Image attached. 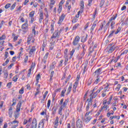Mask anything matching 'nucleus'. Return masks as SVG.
I'll list each match as a JSON object with an SVG mask.
<instances>
[{
  "label": "nucleus",
  "instance_id": "obj_61",
  "mask_svg": "<svg viewBox=\"0 0 128 128\" xmlns=\"http://www.w3.org/2000/svg\"><path fill=\"white\" fill-rule=\"evenodd\" d=\"M4 41L0 40V48H2V46H4Z\"/></svg>",
  "mask_w": 128,
  "mask_h": 128
},
{
  "label": "nucleus",
  "instance_id": "obj_13",
  "mask_svg": "<svg viewBox=\"0 0 128 128\" xmlns=\"http://www.w3.org/2000/svg\"><path fill=\"white\" fill-rule=\"evenodd\" d=\"M44 119L41 120L38 124V128H44Z\"/></svg>",
  "mask_w": 128,
  "mask_h": 128
},
{
  "label": "nucleus",
  "instance_id": "obj_3",
  "mask_svg": "<svg viewBox=\"0 0 128 128\" xmlns=\"http://www.w3.org/2000/svg\"><path fill=\"white\" fill-rule=\"evenodd\" d=\"M68 99L66 100L64 102V98L61 99L59 103L60 106V108H64L66 107V106L68 105Z\"/></svg>",
  "mask_w": 128,
  "mask_h": 128
},
{
  "label": "nucleus",
  "instance_id": "obj_29",
  "mask_svg": "<svg viewBox=\"0 0 128 128\" xmlns=\"http://www.w3.org/2000/svg\"><path fill=\"white\" fill-rule=\"evenodd\" d=\"M90 99H88L86 102L88 101V102H92V99L94 98V96H92V94H90Z\"/></svg>",
  "mask_w": 128,
  "mask_h": 128
},
{
  "label": "nucleus",
  "instance_id": "obj_12",
  "mask_svg": "<svg viewBox=\"0 0 128 128\" xmlns=\"http://www.w3.org/2000/svg\"><path fill=\"white\" fill-rule=\"evenodd\" d=\"M78 82L76 81L73 86V92L74 93L76 92V88H78Z\"/></svg>",
  "mask_w": 128,
  "mask_h": 128
},
{
  "label": "nucleus",
  "instance_id": "obj_25",
  "mask_svg": "<svg viewBox=\"0 0 128 128\" xmlns=\"http://www.w3.org/2000/svg\"><path fill=\"white\" fill-rule=\"evenodd\" d=\"M32 33H33L34 36H36V34H38V32H36V26H34L32 27Z\"/></svg>",
  "mask_w": 128,
  "mask_h": 128
},
{
  "label": "nucleus",
  "instance_id": "obj_1",
  "mask_svg": "<svg viewBox=\"0 0 128 128\" xmlns=\"http://www.w3.org/2000/svg\"><path fill=\"white\" fill-rule=\"evenodd\" d=\"M116 16H118V15L116 14L114 17H111L107 24L106 20H104L101 23L98 30H102V28H104V32H106L110 26V24L111 30H114V26H116V22L112 20H114L116 18Z\"/></svg>",
  "mask_w": 128,
  "mask_h": 128
},
{
  "label": "nucleus",
  "instance_id": "obj_56",
  "mask_svg": "<svg viewBox=\"0 0 128 128\" xmlns=\"http://www.w3.org/2000/svg\"><path fill=\"white\" fill-rule=\"evenodd\" d=\"M78 19L77 18H76V17L73 18L72 20V22L73 24H76V22H78Z\"/></svg>",
  "mask_w": 128,
  "mask_h": 128
},
{
  "label": "nucleus",
  "instance_id": "obj_48",
  "mask_svg": "<svg viewBox=\"0 0 128 128\" xmlns=\"http://www.w3.org/2000/svg\"><path fill=\"white\" fill-rule=\"evenodd\" d=\"M16 3H14L10 7V9L11 10H14V8H16Z\"/></svg>",
  "mask_w": 128,
  "mask_h": 128
},
{
  "label": "nucleus",
  "instance_id": "obj_33",
  "mask_svg": "<svg viewBox=\"0 0 128 128\" xmlns=\"http://www.w3.org/2000/svg\"><path fill=\"white\" fill-rule=\"evenodd\" d=\"M87 38H88V35H86V37L83 36L81 40L82 42H86Z\"/></svg>",
  "mask_w": 128,
  "mask_h": 128
},
{
  "label": "nucleus",
  "instance_id": "obj_57",
  "mask_svg": "<svg viewBox=\"0 0 128 128\" xmlns=\"http://www.w3.org/2000/svg\"><path fill=\"white\" fill-rule=\"evenodd\" d=\"M10 6H12V4H8L5 6V8L7 9L8 8H10Z\"/></svg>",
  "mask_w": 128,
  "mask_h": 128
},
{
  "label": "nucleus",
  "instance_id": "obj_11",
  "mask_svg": "<svg viewBox=\"0 0 128 128\" xmlns=\"http://www.w3.org/2000/svg\"><path fill=\"white\" fill-rule=\"evenodd\" d=\"M96 79L95 80L94 84H98V82H100V80H102V76H96Z\"/></svg>",
  "mask_w": 128,
  "mask_h": 128
},
{
  "label": "nucleus",
  "instance_id": "obj_60",
  "mask_svg": "<svg viewBox=\"0 0 128 128\" xmlns=\"http://www.w3.org/2000/svg\"><path fill=\"white\" fill-rule=\"evenodd\" d=\"M60 56H62V54H60V52L58 53L56 56V58H60Z\"/></svg>",
  "mask_w": 128,
  "mask_h": 128
},
{
  "label": "nucleus",
  "instance_id": "obj_2",
  "mask_svg": "<svg viewBox=\"0 0 128 128\" xmlns=\"http://www.w3.org/2000/svg\"><path fill=\"white\" fill-rule=\"evenodd\" d=\"M73 127L72 128H82L84 125L82 124V121L80 119H78L76 122V126H74V123H72Z\"/></svg>",
  "mask_w": 128,
  "mask_h": 128
},
{
  "label": "nucleus",
  "instance_id": "obj_53",
  "mask_svg": "<svg viewBox=\"0 0 128 128\" xmlns=\"http://www.w3.org/2000/svg\"><path fill=\"white\" fill-rule=\"evenodd\" d=\"M80 14H82V11L81 10H80L78 12V14H76L75 18H80Z\"/></svg>",
  "mask_w": 128,
  "mask_h": 128
},
{
  "label": "nucleus",
  "instance_id": "obj_4",
  "mask_svg": "<svg viewBox=\"0 0 128 128\" xmlns=\"http://www.w3.org/2000/svg\"><path fill=\"white\" fill-rule=\"evenodd\" d=\"M36 118H33L32 124L30 125H27L26 127L28 128L30 126V128H36Z\"/></svg>",
  "mask_w": 128,
  "mask_h": 128
},
{
  "label": "nucleus",
  "instance_id": "obj_6",
  "mask_svg": "<svg viewBox=\"0 0 128 128\" xmlns=\"http://www.w3.org/2000/svg\"><path fill=\"white\" fill-rule=\"evenodd\" d=\"M28 24L27 22L24 24L22 26V29L23 30L24 34H26L28 32Z\"/></svg>",
  "mask_w": 128,
  "mask_h": 128
},
{
  "label": "nucleus",
  "instance_id": "obj_21",
  "mask_svg": "<svg viewBox=\"0 0 128 128\" xmlns=\"http://www.w3.org/2000/svg\"><path fill=\"white\" fill-rule=\"evenodd\" d=\"M4 74V78H8V70L3 71Z\"/></svg>",
  "mask_w": 128,
  "mask_h": 128
},
{
  "label": "nucleus",
  "instance_id": "obj_19",
  "mask_svg": "<svg viewBox=\"0 0 128 128\" xmlns=\"http://www.w3.org/2000/svg\"><path fill=\"white\" fill-rule=\"evenodd\" d=\"M58 110V108L56 106H54L52 109V116H54L56 114V110Z\"/></svg>",
  "mask_w": 128,
  "mask_h": 128
},
{
  "label": "nucleus",
  "instance_id": "obj_59",
  "mask_svg": "<svg viewBox=\"0 0 128 128\" xmlns=\"http://www.w3.org/2000/svg\"><path fill=\"white\" fill-rule=\"evenodd\" d=\"M54 45L52 44H50V49L52 50H54Z\"/></svg>",
  "mask_w": 128,
  "mask_h": 128
},
{
  "label": "nucleus",
  "instance_id": "obj_47",
  "mask_svg": "<svg viewBox=\"0 0 128 128\" xmlns=\"http://www.w3.org/2000/svg\"><path fill=\"white\" fill-rule=\"evenodd\" d=\"M18 76H16L12 78L13 82H16L18 81Z\"/></svg>",
  "mask_w": 128,
  "mask_h": 128
},
{
  "label": "nucleus",
  "instance_id": "obj_63",
  "mask_svg": "<svg viewBox=\"0 0 128 128\" xmlns=\"http://www.w3.org/2000/svg\"><path fill=\"white\" fill-rule=\"evenodd\" d=\"M121 86L122 85H120V84H118L117 87L116 88V90H120V88Z\"/></svg>",
  "mask_w": 128,
  "mask_h": 128
},
{
  "label": "nucleus",
  "instance_id": "obj_10",
  "mask_svg": "<svg viewBox=\"0 0 128 128\" xmlns=\"http://www.w3.org/2000/svg\"><path fill=\"white\" fill-rule=\"evenodd\" d=\"M66 17L64 14H62L61 16L59 18V20L58 22V24H62V22L64 20V18Z\"/></svg>",
  "mask_w": 128,
  "mask_h": 128
},
{
  "label": "nucleus",
  "instance_id": "obj_5",
  "mask_svg": "<svg viewBox=\"0 0 128 128\" xmlns=\"http://www.w3.org/2000/svg\"><path fill=\"white\" fill-rule=\"evenodd\" d=\"M104 88L102 87H100L97 90L96 92H92V93L91 94H92V96L94 97V98H96V96H98V94L100 92L102 91V90H103Z\"/></svg>",
  "mask_w": 128,
  "mask_h": 128
},
{
  "label": "nucleus",
  "instance_id": "obj_52",
  "mask_svg": "<svg viewBox=\"0 0 128 128\" xmlns=\"http://www.w3.org/2000/svg\"><path fill=\"white\" fill-rule=\"evenodd\" d=\"M104 4V0H102L100 3V8H102V6Z\"/></svg>",
  "mask_w": 128,
  "mask_h": 128
},
{
  "label": "nucleus",
  "instance_id": "obj_46",
  "mask_svg": "<svg viewBox=\"0 0 128 128\" xmlns=\"http://www.w3.org/2000/svg\"><path fill=\"white\" fill-rule=\"evenodd\" d=\"M54 124H58V117H56V120H55L54 122Z\"/></svg>",
  "mask_w": 128,
  "mask_h": 128
},
{
  "label": "nucleus",
  "instance_id": "obj_43",
  "mask_svg": "<svg viewBox=\"0 0 128 128\" xmlns=\"http://www.w3.org/2000/svg\"><path fill=\"white\" fill-rule=\"evenodd\" d=\"M72 84H70V86H69V87H68V94H70V90H72Z\"/></svg>",
  "mask_w": 128,
  "mask_h": 128
},
{
  "label": "nucleus",
  "instance_id": "obj_9",
  "mask_svg": "<svg viewBox=\"0 0 128 128\" xmlns=\"http://www.w3.org/2000/svg\"><path fill=\"white\" fill-rule=\"evenodd\" d=\"M80 36H76L73 41L72 44L74 46H76V44H78V42H80Z\"/></svg>",
  "mask_w": 128,
  "mask_h": 128
},
{
  "label": "nucleus",
  "instance_id": "obj_30",
  "mask_svg": "<svg viewBox=\"0 0 128 128\" xmlns=\"http://www.w3.org/2000/svg\"><path fill=\"white\" fill-rule=\"evenodd\" d=\"M10 58H8L6 60L5 62L2 64L3 66H6V64H8V62H10Z\"/></svg>",
  "mask_w": 128,
  "mask_h": 128
},
{
  "label": "nucleus",
  "instance_id": "obj_17",
  "mask_svg": "<svg viewBox=\"0 0 128 128\" xmlns=\"http://www.w3.org/2000/svg\"><path fill=\"white\" fill-rule=\"evenodd\" d=\"M48 52H46L45 54V55L42 60V62H44V64H46V60L48 58Z\"/></svg>",
  "mask_w": 128,
  "mask_h": 128
},
{
  "label": "nucleus",
  "instance_id": "obj_27",
  "mask_svg": "<svg viewBox=\"0 0 128 128\" xmlns=\"http://www.w3.org/2000/svg\"><path fill=\"white\" fill-rule=\"evenodd\" d=\"M40 74H38L36 76V86L38 84V80H40Z\"/></svg>",
  "mask_w": 128,
  "mask_h": 128
},
{
  "label": "nucleus",
  "instance_id": "obj_50",
  "mask_svg": "<svg viewBox=\"0 0 128 128\" xmlns=\"http://www.w3.org/2000/svg\"><path fill=\"white\" fill-rule=\"evenodd\" d=\"M50 100H48V103H47L48 108H50Z\"/></svg>",
  "mask_w": 128,
  "mask_h": 128
},
{
  "label": "nucleus",
  "instance_id": "obj_51",
  "mask_svg": "<svg viewBox=\"0 0 128 128\" xmlns=\"http://www.w3.org/2000/svg\"><path fill=\"white\" fill-rule=\"evenodd\" d=\"M92 114V110H90L89 112H87L86 114H85V116H90V114Z\"/></svg>",
  "mask_w": 128,
  "mask_h": 128
},
{
  "label": "nucleus",
  "instance_id": "obj_31",
  "mask_svg": "<svg viewBox=\"0 0 128 128\" xmlns=\"http://www.w3.org/2000/svg\"><path fill=\"white\" fill-rule=\"evenodd\" d=\"M62 6L59 5L58 8V14H60V12H62Z\"/></svg>",
  "mask_w": 128,
  "mask_h": 128
},
{
  "label": "nucleus",
  "instance_id": "obj_7",
  "mask_svg": "<svg viewBox=\"0 0 128 128\" xmlns=\"http://www.w3.org/2000/svg\"><path fill=\"white\" fill-rule=\"evenodd\" d=\"M60 33H58V30H56L54 31V32L51 36V40L52 38H60Z\"/></svg>",
  "mask_w": 128,
  "mask_h": 128
},
{
  "label": "nucleus",
  "instance_id": "obj_8",
  "mask_svg": "<svg viewBox=\"0 0 128 128\" xmlns=\"http://www.w3.org/2000/svg\"><path fill=\"white\" fill-rule=\"evenodd\" d=\"M94 76H100V74H102V68L97 69L94 74Z\"/></svg>",
  "mask_w": 128,
  "mask_h": 128
},
{
  "label": "nucleus",
  "instance_id": "obj_16",
  "mask_svg": "<svg viewBox=\"0 0 128 128\" xmlns=\"http://www.w3.org/2000/svg\"><path fill=\"white\" fill-rule=\"evenodd\" d=\"M42 20H44V12H40V19H39V22L40 24H42Z\"/></svg>",
  "mask_w": 128,
  "mask_h": 128
},
{
  "label": "nucleus",
  "instance_id": "obj_38",
  "mask_svg": "<svg viewBox=\"0 0 128 128\" xmlns=\"http://www.w3.org/2000/svg\"><path fill=\"white\" fill-rule=\"evenodd\" d=\"M30 18H34V11L31 12L29 14Z\"/></svg>",
  "mask_w": 128,
  "mask_h": 128
},
{
  "label": "nucleus",
  "instance_id": "obj_28",
  "mask_svg": "<svg viewBox=\"0 0 128 128\" xmlns=\"http://www.w3.org/2000/svg\"><path fill=\"white\" fill-rule=\"evenodd\" d=\"M98 14V8H96L94 10V12L93 14V18H96V16Z\"/></svg>",
  "mask_w": 128,
  "mask_h": 128
},
{
  "label": "nucleus",
  "instance_id": "obj_54",
  "mask_svg": "<svg viewBox=\"0 0 128 128\" xmlns=\"http://www.w3.org/2000/svg\"><path fill=\"white\" fill-rule=\"evenodd\" d=\"M86 65H85L84 66V70H83V72H82V74H84L88 70L86 69Z\"/></svg>",
  "mask_w": 128,
  "mask_h": 128
},
{
  "label": "nucleus",
  "instance_id": "obj_42",
  "mask_svg": "<svg viewBox=\"0 0 128 128\" xmlns=\"http://www.w3.org/2000/svg\"><path fill=\"white\" fill-rule=\"evenodd\" d=\"M114 30H112L110 32V34L108 36V38H112L114 36Z\"/></svg>",
  "mask_w": 128,
  "mask_h": 128
},
{
  "label": "nucleus",
  "instance_id": "obj_39",
  "mask_svg": "<svg viewBox=\"0 0 128 128\" xmlns=\"http://www.w3.org/2000/svg\"><path fill=\"white\" fill-rule=\"evenodd\" d=\"M24 92V88L22 87L21 89L19 90V94H22Z\"/></svg>",
  "mask_w": 128,
  "mask_h": 128
},
{
  "label": "nucleus",
  "instance_id": "obj_22",
  "mask_svg": "<svg viewBox=\"0 0 128 128\" xmlns=\"http://www.w3.org/2000/svg\"><path fill=\"white\" fill-rule=\"evenodd\" d=\"M110 86V84L106 83V86L104 88V90L105 92L106 91L108 92V88H109Z\"/></svg>",
  "mask_w": 128,
  "mask_h": 128
},
{
  "label": "nucleus",
  "instance_id": "obj_45",
  "mask_svg": "<svg viewBox=\"0 0 128 128\" xmlns=\"http://www.w3.org/2000/svg\"><path fill=\"white\" fill-rule=\"evenodd\" d=\"M80 26V24H76L74 26H73V28H72V30H76V28H78V26Z\"/></svg>",
  "mask_w": 128,
  "mask_h": 128
},
{
  "label": "nucleus",
  "instance_id": "obj_24",
  "mask_svg": "<svg viewBox=\"0 0 128 128\" xmlns=\"http://www.w3.org/2000/svg\"><path fill=\"white\" fill-rule=\"evenodd\" d=\"M92 118L90 116H88L85 119V122H89L90 121V120H92Z\"/></svg>",
  "mask_w": 128,
  "mask_h": 128
},
{
  "label": "nucleus",
  "instance_id": "obj_34",
  "mask_svg": "<svg viewBox=\"0 0 128 128\" xmlns=\"http://www.w3.org/2000/svg\"><path fill=\"white\" fill-rule=\"evenodd\" d=\"M48 92L46 91L43 95V98L42 99V100H44L46 98V96H48Z\"/></svg>",
  "mask_w": 128,
  "mask_h": 128
},
{
  "label": "nucleus",
  "instance_id": "obj_44",
  "mask_svg": "<svg viewBox=\"0 0 128 128\" xmlns=\"http://www.w3.org/2000/svg\"><path fill=\"white\" fill-rule=\"evenodd\" d=\"M50 28V32H54V23H51Z\"/></svg>",
  "mask_w": 128,
  "mask_h": 128
},
{
  "label": "nucleus",
  "instance_id": "obj_40",
  "mask_svg": "<svg viewBox=\"0 0 128 128\" xmlns=\"http://www.w3.org/2000/svg\"><path fill=\"white\" fill-rule=\"evenodd\" d=\"M56 62H54L52 63V64L51 66H50V68H52V69L54 68H55V66H56Z\"/></svg>",
  "mask_w": 128,
  "mask_h": 128
},
{
  "label": "nucleus",
  "instance_id": "obj_14",
  "mask_svg": "<svg viewBox=\"0 0 128 128\" xmlns=\"http://www.w3.org/2000/svg\"><path fill=\"white\" fill-rule=\"evenodd\" d=\"M20 106H22V102H19L16 106V112H20Z\"/></svg>",
  "mask_w": 128,
  "mask_h": 128
},
{
  "label": "nucleus",
  "instance_id": "obj_41",
  "mask_svg": "<svg viewBox=\"0 0 128 128\" xmlns=\"http://www.w3.org/2000/svg\"><path fill=\"white\" fill-rule=\"evenodd\" d=\"M84 46H86V45L83 44L82 46V48H83V52L82 54V56H84V54H86V50L84 49Z\"/></svg>",
  "mask_w": 128,
  "mask_h": 128
},
{
  "label": "nucleus",
  "instance_id": "obj_32",
  "mask_svg": "<svg viewBox=\"0 0 128 128\" xmlns=\"http://www.w3.org/2000/svg\"><path fill=\"white\" fill-rule=\"evenodd\" d=\"M66 92V88H64V90L62 91L61 96H64Z\"/></svg>",
  "mask_w": 128,
  "mask_h": 128
},
{
  "label": "nucleus",
  "instance_id": "obj_62",
  "mask_svg": "<svg viewBox=\"0 0 128 128\" xmlns=\"http://www.w3.org/2000/svg\"><path fill=\"white\" fill-rule=\"evenodd\" d=\"M8 56V52H5V55H4V57H5L4 60H6V58H7Z\"/></svg>",
  "mask_w": 128,
  "mask_h": 128
},
{
  "label": "nucleus",
  "instance_id": "obj_35",
  "mask_svg": "<svg viewBox=\"0 0 128 128\" xmlns=\"http://www.w3.org/2000/svg\"><path fill=\"white\" fill-rule=\"evenodd\" d=\"M4 40H6V35L4 34L2 36L0 37V40L2 42H4Z\"/></svg>",
  "mask_w": 128,
  "mask_h": 128
},
{
  "label": "nucleus",
  "instance_id": "obj_37",
  "mask_svg": "<svg viewBox=\"0 0 128 128\" xmlns=\"http://www.w3.org/2000/svg\"><path fill=\"white\" fill-rule=\"evenodd\" d=\"M64 58H65V61H64V64L65 66L66 65V62H68V56H64Z\"/></svg>",
  "mask_w": 128,
  "mask_h": 128
},
{
  "label": "nucleus",
  "instance_id": "obj_55",
  "mask_svg": "<svg viewBox=\"0 0 128 128\" xmlns=\"http://www.w3.org/2000/svg\"><path fill=\"white\" fill-rule=\"evenodd\" d=\"M122 28H120V27H118V28L117 29V30L115 32V34H118L120 32Z\"/></svg>",
  "mask_w": 128,
  "mask_h": 128
},
{
  "label": "nucleus",
  "instance_id": "obj_23",
  "mask_svg": "<svg viewBox=\"0 0 128 128\" xmlns=\"http://www.w3.org/2000/svg\"><path fill=\"white\" fill-rule=\"evenodd\" d=\"M36 50V47L32 46V48L30 50V51L29 52L30 54H32Z\"/></svg>",
  "mask_w": 128,
  "mask_h": 128
},
{
  "label": "nucleus",
  "instance_id": "obj_64",
  "mask_svg": "<svg viewBox=\"0 0 128 128\" xmlns=\"http://www.w3.org/2000/svg\"><path fill=\"white\" fill-rule=\"evenodd\" d=\"M8 114L10 118H12V111H8Z\"/></svg>",
  "mask_w": 128,
  "mask_h": 128
},
{
  "label": "nucleus",
  "instance_id": "obj_58",
  "mask_svg": "<svg viewBox=\"0 0 128 128\" xmlns=\"http://www.w3.org/2000/svg\"><path fill=\"white\" fill-rule=\"evenodd\" d=\"M18 124V121L16 120V119L15 120H14V121L11 122V124Z\"/></svg>",
  "mask_w": 128,
  "mask_h": 128
},
{
  "label": "nucleus",
  "instance_id": "obj_20",
  "mask_svg": "<svg viewBox=\"0 0 128 128\" xmlns=\"http://www.w3.org/2000/svg\"><path fill=\"white\" fill-rule=\"evenodd\" d=\"M96 22H94L92 25V26L91 27V28L90 29V32H94V30L96 28Z\"/></svg>",
  "mask_w": 128,
  "mask_h": 128
},
{
  "label": "nucleus",
  "instance_id": "obj_36",
  "mask_svg": "<svg viewBox=\"0 0 128 128\" xmlns=\"http://www.w3.org/2000/svg\"><path fill=\"white\" fill-rule=\"evenodd\" d=\"M32 36L30 35V36H28V37L27 42H30V40H32Z\"/></svg>",
  "mask_w": 128,
  "mask_h": 128
},
{
  "label": "nucleus",
  "instance_id": "obj_15",
  "mask_svg": "<svg viewBox=\"0 0 128 128\" xmlns=\"http://www.w3.org/2000/svg\"><path fill=\"white\" fill-rule=\"evenodd\" d=\"M116 47L114 45L110 47L109 50H108V54H112L116 50Z\"/></svg>",
  "mask_w": 128,
  "mask_h": 128
},
{
  "label": "nucleus",
  "instance_id": "obj_26",
  "mask_svg": "<svg viewBox=\"0 0 128 128\" xmlns=\"http://www.w3.org/2000/svg\"><path fill=\"white\" fill-rule=\"evenodd\" d=\"M62 110H64V108H62L61 107L59 108L58 111V114L60 116H62Z\"/></svg>",
  "mask_w": 128,
  "mask_h": 128
},
{
  "label": "nucleus",
  "instance_id": "obj_49",
  "mask_svg": "<svg viewBox=\"0 0 128 128\" xmlns=\"http://www.w3.org/2000/svg\"><path fill=\"white\" fill-rule=\"evenodd\" d=\"M30 74H32V68H30L28 71V74H27V76H30Z\"/></svg>",
  "mask_w": 128,
  "mask_h": 128
},
{
  "label": "nucleus",
  "instance_id": "obj_18",
  "mask_svg": "<svg viewBox=\"0 0 128 128\" xmlns=\"http://www.w3.org/2000/svg\"><path fill=\"white\" fill-rule=\"evenodd\" d=\"M81 14H82L84 12V0H82L80 4Z\"/></svg>",
  "mask_w": 128,
  "mask_h": 128
}]
</instances>
